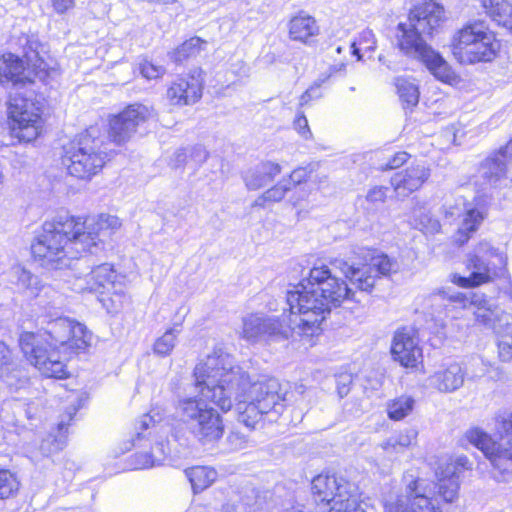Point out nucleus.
<instances>
[{
  "instance_id": "obj_21",
  "label": "nucleus",
  "mask_w": 512,
  "mask_h": 512,
  "mask_svg": "<svg viewBox=\"0 0 512 512\" xmlns=\"http://www.w3.org/2000/svg\"><path fill=\"white\" fill-rule=\"evenodd\" d=\"M27 360L45 377L65 379L70 373L60 354H25Z\"/></svg>"
},
{
  "instance_id": "obj_33",
  "label": "nucleus",
  "mask_w": 512,
  "mask_h": 512,
  "mask_svg": "<svg viewBox=\"0 0 512 512\" xmlns=\"http://www.w3.org/2000/svg\"><path fill=\"white\" fill-rule=\"evenodd\" d=\"M409 224L425 234H435L440 231V222L434 218L430 211L417 203L413 206L409 217Z\"/></svg>"
},
{
  "instance_id": "obj_36",
  "label": "nucleus",
  "mask_w": 512,
  "mask_h": 512,
  "mask_svg": "<svg viewBox=\"0 0 512 512\" xmlns=\"http://www.w3.org/2000/svg\"><path fill=\"white\" fill-rule=\"evenodd\" d=\"M18 341L21 352H47L50 349L44 331L22 332Z\"/></svg>"
},
{
  "instance_id": "obj_30",
  "label": "nucleus",
  "mask_w": 512,
  "mask_h": 512,
  "mask_svg": "<svg viewBox=\"0 0 512 512\" xmlns=\"http://www.w3.org/2000/svg\"><path fill=\"white\" fill-rule=\"evenodd\" d=\"M421 61L438 80L448 84L456 81L457 76L449 64L433 49L424 54Z\"/></svg>"
},
{
  "instance_id": "obj_16",
  "label": "nucleus",
  "mask_w": 512,
  "mask_h": 512,
  "mask_svg": "<svg viewBox=\"0 0 512 512\" xmlns=\"http://www.w3.org/2000/svg\"><path fill=\"white\" fill-rule=\"evenodd\" d=\"M445 215L450 218H462L454 236V241L460 246L469 240L471 234L477 231L484 219L483 214L477 208L473 207L472 204L467 203L463 198L456 199L454 206H447Z\"/></svg>"
},
{
  "instance_id": "obj_14",
  "label": "nucleus",
  "mask_w": 512,
  "mask_h": 512,
  "mask_svg": "<svg viewBox=\"0 0 512 512\" xmlns=\"http://www.w3.org/2000/svg\"><path fill=\"white\" fill-rule=\"evenodd\" d=\"M241 337L251 343L287 339L291 333L289 324L284 326L278 319L261 313L243 318Z\"/></svg>"
},
{
  "instance_id": "obj_40",
  "label": "nucleus",
  "mask_w": 512,
  "mask_h": 512,
  "mask_svg": "<svg viewBox=\"0 0 512 512\" xmlns=\"http://www.w3.org/2000/svg\"><path fill=\"white\" fill-rule=\"evenodd\" d=\"M396 88L399 98L407 106H416L419 101V89L414 81L406 78H397Z\"/></svg>"
},
{
  "instance_id": "obj_27",
  "label": "nucleus",
  "mask_w": 512,
  "mask_h": 512,
  "mask_svg": "<svg viewBox=\"0 0 512 512\" xmlns=\"http://www.w3.org/2000/svg\"><path fill=\"white\" fill-rule=\"evenodd\" d=\"M464 382V373L459 364H451L442 371L430 377V383L441 392H453L459 389Z\"/></svg>"
},
{
  "instance_id": "obj_5",
  "label": "nucleus",
  "mask_w": 512,
  "mask_h": 512,
  "mask_svg": "<svg viewBox=\"0 0 512 512\" xmlns=\"http://www.w3.org/2000/svg\"><path fill=\"white\" fill-rule=\"evenodd\" d=\"M497 430L499 441L479 428L468 430L465 438L490 461L496 481L512 482V411L497 418Z\"/></svg>"
},
{
  "instance_id": "obj_52",
  "label": "nucleus",
  "mask_w": 512,
  "mask_h": 512,
  "mask_svg": "<svg viewBox=\"0 0 512 512\" xmlns=\"http://www.w3.org/2000/svg\"><path fill=\"white\" fill-rule=\"evenodd\" d=\"M325 81V79H318L315 83L308 88L305 93L301 96L300 104H306L310 99L319 98L321 94L319 93V88L321 84Z\"/></svg>"
},
{
  "instance_id": "obj_60",
  "label": "nucleus",
  "mask_w": 512,
  "mask_h": 512,
  "mask_svg": "<svg viewBox=\"0 0 512 512\" xmlns=\"http://www.w3.org/2000/svg\"><path fill=\"white\" fill-rule=\"evenodd\" d=\"M505 293L512 299V281L509 279V287L505 290Z\"/></svg>"
},
{
  "instance_id": "obj_13",
  "label": "nucleus",
  "mask_w": 512,
  "mask_h": 512,
  "mask_svg": "<svg viewBox=\"0 0 512 512\" xmlns=\"http://www.w3.org/2000/svg\"><path fill=\"white\" fill-rule=\"evenodd\" d=\"M155 117L154 110L143 104H132L109 119L110 140L121 145L131 140L146 122Z\"/></svg>"
},
{
  "instance_id": "obj_58",
  "label": "nucleus",
  "mask_w": 512,
  "mask_h": 512,
  "mask_svg": "<svg viewBox=\"0 0 512 512\" xmlns=\"http://www.w3.org/2000/svg\"><path fill=\"white\" fill-rule=\"evenodd\" d=\"M52 3L54 10L63 14L74 6L75 0H52Z\"/></svg>"
},
{
  "instance_id": "obj_18",
  "label": "nucleus",
  "mask_w": 512,
  "mask_h": 512,
  "mask_svg": "<svg viewBox=\"0 0 512 512\" xmlns=\"http://www.w3.org/2000/svg\"><path fill=\"white\" fill-rule=\"evenodd\" d=\"M446 20L445 11L440 4L430 1L411 10L408 21L424 35L437 31Z\"/></svg>"
},
{
  "instance_id": "obj_64",
  "label": "nucleus",
  "mask_w": 512,
  "mask_h": 512,
  "mask_svg": "<svg viewBox=\"0 0 512 512\" xmlns=\"http://www.w3.org/2000/svg\"><path fill=\"white\" fill-rule=\"evenodd\" d=\"M144 2H148V3H156L157 0H143Z\"/></svg>"
},
{
  "instance_id": "obj_54",
  "label": "nucleus",
  "mask_w": 512,
  "mask_h": 512,
  "mask_svg": "<svg viewBox=\"0 0 512 512\" xmlns=\"http://www.w3.org/2000/svg\"><path fill=\"white\" fill-rule=\"evenodd\" d=\"M380 447L390 456L404 451L401 446H398V443L393 436L383 441L380 444Z\"/></svg>"
},
{
  "instance_id": "obj_17",
  "label": "nucleus",
  "mask_w": 512,
  "mask_h": 512,
  "mask_svg": "<svg viewBox=\"0 0 512 512\" xmlns=\"http://www.w3.org/2000/svg\"><path fill=\"white\" fill-rule=\"evenodd\" d=\"M201 70L177 78L167 90V97L173 105H190L202 96L203 78Z\"/></svg>"
},
{
  "instance_id": "obj_7",
  "label": "nucleus",
  "mask_w": 512,
  "mask_h": 512,
  "mask_svg": "<svg viewBox=\"0 0 512 512\" xmlns=\"http://www.w3.org/2000/svg\"><path fill=\"white\" fill-rule=\"evenodd\" d=\"M451 51L461 64L492 61L500 50V42L481 20L468 21L451 39Z\"/></svg>"
},
{
  "instance_id": "obj_34",
  "label": "nucleus",
  "mask_w": 512,
  "mask_h": 512,
  "mask_svg": "<svg viewBox=\"0 0 512 512\" xmlns=\"http://www.w3.org/2000/svg\"><path fill=\"white\" fill-rule=\"evenodd\" d=\"M447 296L444 289H437L422 300V309L431 316V320L442 322L445 314Z\"/></svg>"
},
{
  "instance_id": "obj_28",
  "label": "nucleus",
  "mask_w": 512,
  "mask_h": 512,
  "mask_svg": "<svg viewBox=\"0 0 512 512\" xmlns=\"http://www.w3.org/2000/svg\"><path fill=\"white\" fill-rule=\"evenodd\" d=\"M24 65L19 57L8 53L0 56V82H11L14 86L30 81L23 76Z\"/></svg>"
},
{
  "instance_id": "obj_35",
  "label": "nucleus",
  "mask_w": 512,
  "mask_h": 512,
  "mask_svg": "<svg viewBox=\"0 0 512 512\" xmlns=\"http://www.w3.org/2000/svg\"><path fill=\"white\" fill-rule=\"evenodd\" d=\"M194 493H199L208 488L216 479L217 472L213 468L196 466L186 470Z\"/></svg>"
},
{
  "instance_id": "obj_48",
  "label": "nucleus",
  "mask_w": 512,
  "mask_h": 512,
  "mask_svg": "<svg viewBox=\"0 0 512 512\" xmlns=\"http://www.w3.org/2000/svg\"><path fill=\"white\" fill-rule=\"evenodd\" d=\"M388 188L384 186H374L366 194V202L372 207H378L383 204L387 198Z\"/></svg>"
},
{
  "instance_id": "obj_38",
  "label": "nucleus",
  "mask_w": 512,
  "mask_h": 512,
  "mask_svg": "<svg viewBox=\"0 0 512 512\" xmlns=\"http://www.w3.org/2000/svg\"><path fill=\"white\" fill-rule=\"evenodd\" d=\"M414 406L415 399L412 396L402 395L387 404L388 417L400 421L412 413Z\"/></svg>"
},
{
  "instance_id": "obj_59",
  "label": "nucleus",
  "mask_w": 512,
  "mask_h": 512,
  "mask_svg": "<svg viewBox=\"0 0 512 512\" xmlns=\"http://www.w3.org/2000/svg\"><path fill=\"white\" fill-rule=\"evenodd\" d=\"M177 0H157L156 3L160 5H172L176 3Z\"/></svg>"
},
{
  "instance_id": "obj_42",
  "label": "nucleus",
  "mask_w": 512,
  "mask_h": 512,
  "mask_svg": "<svg viewBox=\"0 0 512 512\" xmlns=\"http://www.w3.org/2000/svg\"><path fill=\"white\" fill-rule=\"evenodd\" d=\"M20 483L14 473L8 469H0V500L14 496Z\"/></svg>"
},
{
  "instance_id": "obj_9",
  "label": "nucleus",
  "mask_w": 512,
  "mask_h": 512,
  "mask_svg": "<svg viewBox=\"0 0 512 512\" xmlns=\"http://www.w3.org/2000/svg\"><path fill=\"white\" fill-rule=\"evenodd\" d=\"M156 420L150 413L144 414L135 422L130 438L125 442V451L133 447L146 448L151 446L150 452L136 453V469H146L160 465L166 454L163 440L152 439V435L158 433Z\"/></svg>"
},
{
  "instance_id": "obj_4",
  "label": "nucleus",
  "mask_w": 512,
  "mask_h": 512,
  "mask_svg": "<svg viewBox=\"0 0 512 512\" xmlns=\"http://www.w3.org/2000/svg\"><path fill=\"white\" fill-rule=\"evenodd\" d=\"M437 481L427 489L419 478L408 480L403 491H389L383 495L385 512H442L441 504L458 499L460 479L454 466L439 467Z\"/></svg>"
},
{
  "instance_id": "obj_61",
  "label": "nucleus",
  "mask_w": 512,
  "mask_h": 512,
  "mask_svg": "<svg viewBox=\"0 0 512 512\" xmlns=\"http://www.w3.org/2000/svg\"><path fill=\"white\" fill-rule=\"evenodd\" d=\"M6 344L0 340V352H4L6 350Z\"/></svg>"
},
{
  "instance_id": "obj_32",
  "label": "nucleus",
  "mask_w": 512,
  "mask_h": 512,
  "mask_svg": "<svg viewBox=\"0 0 512 512\" xmlns=\"http://www.w3.org/2000/svg\"><path fill=\"white\" fill-rule=\"evenodd\" d=\"M482 4L493 21L512 30V0H482Z\"/></svg>"
},
{
  "instance_id": "obj_20",
  "label": "nucleus",
  "mask_w": 512,
  "mask_h": 512,
  "mask_svg": "<svg viewBox=\"0 0 512 512\" xmlns=\"http://www.w3.org/2000/svg\"><path fill=\"white\" fill-rule=\"evenodd\" d=\"M398 29L401 32L399 47L405 54L421 60L424 54L431 50V47L426 44L422 37L424 34L415 29L410 21L408 23H400Z\"/></svg>"
},
{
  "instance_id": "obj_22",
  "label": "nucleus",
  "mask_w": 512,
  "mask_h": 512,
  "mask_svg": "<svg viewBox=\"0 0 512 512\" xmlns=\"http://www.w3.org/2000/svg\"><path fill=\"white\" fill-rule=\"evenodd\" d=\"M484 305L476 307L475 320L483 326L500 332L510 324L511 316L484 297Z\"/></svg>"
},
{
  "instance_id": "obj_46",
  "label": "nucleus",
  "mask_w": 512,
  "mask_h": 512,
  "mask_svg": "<svg viewBox=\"0 0 512 512\" xmlns=\"http://www.w3.org/2000/svg\"><path fill=\"white\" fill-rule=\"evenodd\" d=\"M394 361L407 369L418 371L423 369V354H392Z\"/></svg>"
},
{
  "instance_id": "obj_26",
  "label": "nucleus",
  "mask_w": 512,
  "mask_h": 512,
  "mask_svg": "<svg viewBox=\"0 0 512 512\" xmlns=\"http://www.w3.org/2000/svg\"><path fill=\"white\" fill-rule=\"evenodd\" d=\"M424 349L415 327L403 326L394 332L390 352H422Z\"/></svg>"
},
{
  "instance_id": "obj_25",
  "label": "nucleus",
  "mask_w": 512,
  "mask_h": 512,
  "mask_svg": "<svg viewBox=\"0 0 512 512\" xmlns=\"http://www.w3.org/2000/svg\"><path fill=\"white\" fill-rule=\"evenodd\" d=\"M207 150L201 145L181 148L174 152L169 165L174 169L188 167L196 171L208 158Z\"/></svg>"
},
{
  "instance_id": "obj_3",
  "label": "nucleus",
  "mask_w": 512,
  "mask_h": 512,
  "mask_svg": "<svg viewBox=\"0 0 512 512\" xmlns=\"http://www.w3.org/2000/svg\"><path fill=\"white\" fill-rule=\"evenodd\" d=\"M121 226V220L109 214L86 220L59 214L45 221L36 234L31 243L32 257L46 269H63L83 253L101 252L106 240Z\"/></svg>"
},
{
  "instance_id": "obj_23",
  "label": "nucleus",
  "mask_w": 512,
  "mask_h": 512,
  "mask_svg": "<svg viewBox=\"0 0 512 512\" xmlns=\"http://www.w3.org/2000/svg\"><path fill=\"white\" fill-rule=\"evenodd\" d=\"M281 166L274 162H261L253 168L248 169L243 176L245 185L249 190H258L281 173Z\"/></svg>"
},
{
  "instance_id": "obj_12",
  "label": "nucleus",
  "mask_w": 512,
  "mask_h": 512,
  "mask_svg": "<svg viewBox=\"0 0 512 512\" xmlns=\"http://www.w3.org/2000/svg\"><path fill=\"white\" fill-rule=\"evenodd\" d=\"M95 277L103 307L108 313L120 312L129 303L126 276L117 273L111 264L104 263L95 267Z\"/></svg>"
},
{
  "instance_id": "obj_1",
  "label": "nucleus",
  "mask_w": 512,
  "mask_h": 512,
  "mask_svg": "<svg viewBox=\"0 0 512 512\" xmlns=\"http://www.w3.org/2000/svg\"><path fill=\"white\" fill-rule=\"evenodd\" d=\"M222 354H208L204 363L194 369L195 386L200 397L180 399L176 411L181 420L200 440L214 441L222 437L224 425L220 414L207 401L223 412L238 401V421L249 429H256L263 419L274 422L285 409L281 385L275 378L253 380L241 367H216Z\"/></svg>"
},
{
  "instance_id": "obj_50",
  "label": "nucleus",
  "mask_w": 512,
  "mask_h": 512,
  "mask_svg": "<svg viewBox=\"0 0 512 512\" xmlns=\"http://www.w3.org/2000/svg\"><path fill=\"white\" fill-rule=\"evenodd\" d=\"M417 434L418 433L415 429H406L405 431H402L393 437L397 441L398 446H401L404 450L412 444V442L416 439Z\"/></svg>"
},
{
  "instance_id": "obj_47",
  "label": "nucleus",
  "mask_w": 512,
  "mask_h": 512,
  "mask_svg": "<svg viewBox=\"0 0 512 512\" xmlns=\"http://www.w3.org/2000/svg\"><path fill=\"white\" fill-rule=\"evenodd\" d=\"M141 75L148 80H156L161 78L165 73L166 69L162 65H156L152 61L147 59L143 60L139 64Z\"/></svg>"
},
{
  "instance_id": "obj_29",
  "label": "nucleus",
  "mask_w": 512,
  "mask_h": 512,
  "mask_svg": "<svg viewBox=\"0 0 512 512\" xmlns=\"http://www.w3.org/2000/svg\"><path fill=\"white\" fill-rule=\"evenodd\" d=\"M12 274L15 284L29 296L37 297L41 292L44 291L45 294H48V291L51 290L50 286L43 284L38 276L23 267H14Z\"/></svg>"
},
{
  "instance_id": "obj_10",
  "label": "nucleus",
  "mask_w": 512,
  "mask_h": 512,
  "mask_svg": "<svg viewBox=\"0 0 512 512\" xmlns=\"http://www.w3.org/2000/svg\"><path fill=\"white\" fill-rule=\"evenodd\" d=\"M9 117L12 135L20 141L31 142L41 133L43 120L35 103L25 97L10 96Z\"/></svg>"
},
{
  "instance_id": "obj_63",
  "label": "nucleus",
  "mask_w": 512,
  "mask_h": 512,
  "mask_svg": "<svg viewBox=\"0 0 512 512\" xmlns=\"http://www.w3.org/2000/svg\"><path fill=\"white\" fill-rule=\"evenodd\" d=\"M283 512H301V511L298 509L292 508V509L284 510Z\"/></svg>"
},
{
  "instance_id": "obj_45",
  "label": "nucleus",
  "mask_w": 512,
  "mask_h": 512,
  "mask_svg": "<svg viewBox=\"0 0 512 512\" xmlns=\"http://www.w3.org/2000/svg\"><path fill=\"white\" fill-rule=\"evenodd\" d=\"M448 299L451 302L459 303L462 305V307L468 308V307H474L476 309L479 305H484V295H480L474 292L469 293H455L453 295H450Z\"/></svg>"
},
{
  "instance_id": "obj_37",
  "label": "nucleus",
  "mask_w": 512,
  "mask_h": 512,
  "mask_svg": "<svg viewBox=\"0 0 512 512\" xmlns=\"http://www.w3.org/2000/svg\"><path fill=\"white\" fill-rule=\"evenodd\" d=\"M207 42L197 36L183 42L171 54V59L175 62L181 63L189 58L196 57L202 50L205 49Z\"/></svg>"
},
{
  "instance_id": "obj_8",
  "label": "nucleus",
  "mask_w": 512,
  "mask_h": 512,
  "mask_svg": "<svg viewBox=\"0 0 512 512\" xmlns=\"http://www.w3.org/2000/svg\"><path fill=\"white\" fill-rule=\"evenodd\" d=\"M507 258L486 241L479 242L467 255L466 268L471 271L468 277L453 274L451 281L462 288L478 287L496 278L506 277Z\"/></svg>"
},
{
  "instance_id": "obj_41",
  "label": "nucleus",
  "mask_w": 512,
  "mask_h": 512,
  "mask_svg": "<svg viewBox=\"0 0 512 512\" xmlns=\"http://www.w3.org/2000/svg\"><path fill=\"white\" fill-rule=\"evenodd\" d=\"M72 289L77 293H99V282H97L95 277V267L87 273H75L72 281Z\"/></svg>"
},
{
  "instance_id": "obj_31",
  "label": "nucleus",
  "mask_w": 512,
  "mask_h": 512,
  "mask_svg": "<svg viewBox=\"0 0 512 512\" xmlns=\"http://www.w3.org/2000/svg\"><path fill=\"white\" fill-rule=\"evenodd\" d=\"M67 426L64 420H61L55 433H49L39 444L38 450L43 457H50L63 450L67 443Z\"/></svg>"
},
{
  "instance_id": "obj_6",
  "label": "nucleus",
  "mask_w": 512,
  "mask_h": 512,
  "mask_svg": "<svg viewBox=\"0 0 512 512\" xmlns=\"http://www.w3.org/2000/svg\"><path fill=\"white\" fill-rule=\"evenodd\" d=\"M95 128H90L64 146L63 163L71 176L90 180L109 159L104 140Z\"/></svg>"
},
{
  "instance_id": "obj_2",
  "label": "nucleus",
  "mask_w": 512,
  "mask_h": 512,
  "mask_svg": "<svg viewBox=\"0 0 512 512\" xmlns=\"http://www.w3.org/2000/svg\"><path fill=\"white\" fill-rule=\"evenodd\" d=\"M331 266L313 267L307 278L287 292L286 302L290 310L288 324L292 335L306 338L317 335L332 308L353 299L352 288L334 275L333 269L340 270L355 288L365 292H371L381 276L399 270L398 262L383 253L371 255L369 261L361 266L342 259L331 261Z\"/></svg>"
},
{
  "instance_id": "obj_19",
  "label": "nucleus",
  "mask_w": 512,
  "mask_h": 512,
  "mask_svg": "<svg viewBox=\"0 0 512 512\" xmlns=\"http://www.w3.org/2000/svg\"><path fill=\"white\" fill-rule=\"evenodd\" d=\"M430 177V169L423 164H415L395 173L391 185L398 197H408L420 189Z\"/></svg>"
},
{
  "instance_id": "obj_15",
  "label": "nucleus",
  "mask_w": 512,
  "mask_h": 512,
  "mask_svg": "<svg viewBox=\"0 0 512 512\" xmlns=\"http://www.w3.org/2000/svg\"><path fill=\"white\" fill-rule=\"evenodd\" d=\"M477 177L482 180V190L496 186L504 178L512 181V139L480 163Z\"/></svg>"
},
{
  "instance_id": "obj_62",
  "label": "nucleus",
  "mask_w": 512,
  "mask_h": 512,
  "mask_svg": "<svg viewBox=\"0 0 512 512\" xmlns=\"http://www.w3.org/2000/svg\"><path fill=\"white\" fill-rule=\"evenodd\" d=\"M75 412H76V410L73 409V412H69L68 413L67 418H68L69 421L72 420L73 414H75Z\"/></svg>"
},
{
  "instance_id": "obj_11",
  "label": "nucleus",
  "mask_w": 512,
  "mask_h": 512,
  "mask_svg": "<svg viewBox=\"0 0 512 512\" xmlns=\"http://www.w3.org/2000/svg\"><path fill=\"white\" fill-rule=\"evenodd\" d=\"M50 349L85 350L92 340L86 327L65 317L50 321L44 330Z\"/></svg>"
},
{
  "instance_id": "obj_53",
  "label": "nucleus",
  "mask_w": 512,
  "mask_h": 512,
  "mask_svg": "<svg viewBox=\"0 0 512 512\" xmlns=\"http://www.w3.org/2000/svg\"><path fill=\"white\" fill-rule=\"evenodd\" d=\"M409 159V154L404 151H400L394 154V156L389 159L387 162L385 169H396L406 163Z\"/></svg>"
},
{
  "instance_id": "obj_44",
  "label": "nucleus",
  "mask_w": 512,
  "mask_h": 512,
  "mask_svg": "<svg viewBox=\"0 0 512 512\" xmlns=\"http://www.w3.org/2000/svg\"><path fill=\"white\" fill-rule=\"evenodd\" d=\"M180 333V329L177 327L168 329L161 337H159L154 343L153 352H170L174 349L177 335Z\"/></svg>"
},
{
  "instance_id": "obj_51",
  "label": "nucleus",
  "mask_w": 512,
  "mask_h": 512,
  "mask_svg": "<svg viewBox=\"0 0 512 512\" xmlns=\"http://www.w3.org/2000/svg\"><path fill=\"white\" fill-rule=\"evenodd\" d=\"M294 128L298 131V133L305 139H309L311 137V131L308 126V120L304 114H298L294 121Z\"/></svg>"
},
{
  "instance_id": "obj_57",
  "label": "nucleus",
  "mask_w": 512,
  "mask_h": 512,
  "mask_svg": "<svg viewBox=\"0 0 512 512\" xmlns=\"http://www.w3.org/2000/svg\"><path fill=\"white\" fill-rule=\"evenodd\" d=\"M25 415L28 420H37L40 418L41 409L38 402H30L26 404L24 409Z\"/></svg>"
},
{
  "instance_id": "obj_24",
  "label": "nucleus",
  "mask_w": 512,
  "mask_h": 512,
  "mask_svg": "<svg viewBox=\"0 0 512 512\" xmlns=\"http://www.w3.org/2000/svg\"><path fill=\"white\" fill-rule=\"evenodd\" d=\"M288 29L291 40L305 44L319 34V26L315 18L303 11L290 19Z\"/></svg>"
},
{
  "instance_id": "obj_55",
  "label": "nucleus",
  "mask_w": 512,
  "mask_h": 512,
  "mask_svg": "<svg viewBox=\"0 0 512 512\" xmlns=\"http://www.w3.org/2000/svg\"><path fill=\"white\" fill-rule=\"evenodd\" d=\"M308 177V172L306 168H297L292 171L289 178L287 180L290 181L291 189L297 185L305 181Z\"/></svg>"
},
{
  "instance_id": "obj_39",
  "label": "nucleus",
  "mask_w": 512,
  "mask_h": 512,
  "mask_svg": "<svg viewBox=\"0 0 512 512\" xmlns=\"http://www.w3.org/2000/svg\"><path fill=\"white\" fill-rule=\"evenodd\" d=\"M291 190L290 181L283 179L278 182L276 185L266 190L260 196H258L253 206L255 207H265L268 203H276L281 201L286 193Z\"/></svg>"
},
{
  "instance_id": "obj_49",
  "label": "nucleus",
  "mask_w": 512,
  "mask_h": 512,
  "mask_svg": "<svg viewBox=\"0 0 512 512\" xmlns=\"http://www.w3.org/2000/svg\"><path fill=\"white\" fill-rule=\"evenodd\" d=\"M352 382L353 375L351 373L342 372L336 375V388L341 398L348 395Z\"/></svg>"
},
{
  "instance_id": "obj_56",
  "label": "nucleus",
  "mask_w": 512,
  "mask_h": 512,
  "mask_svg": "<svg viewBox=\"0 0 512 512\" xmlns=\"http://www.w3.org/2000/svg\"><path fill=\"white\" fill-rule=\"evenodd\" d=\"M471 465L472 464L469 459L466 456L461 455L458 456L454 462L447 463L445 466H454L457 475L460 477L461 471L471 469Z\"/></svg>"
},
{
  "instance_id": "obj_43",
  "label": "nucleus",
  "mask_w": 512,
  "mask_h": 512,
  "mask_svg": "<svg viewBox=\"0 0 512 512\" xmlns=\"http://www.w3.org/2000/svg\"><path fill=\"white\" fill-rule=\"evenodd\" d=\"M353 54L357 56L358 60L362 59L360 50L374 51L376 48V39L372 30L366 29L359 35L358 42L352 44Z\"/></svg>"
}]
</instances>
